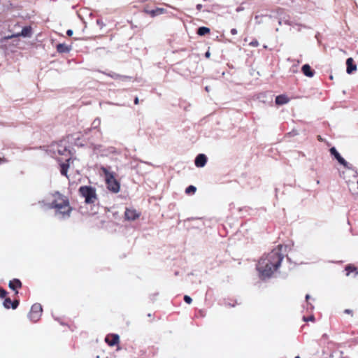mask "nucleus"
Listing matches in <instances>:
<instances>
[{"instance_id": "nucleus-1", "label": "nucleus", "mask_w": 358, "mask_h": 358, "mask_svg": "<svg viewBox=\"0 0 358 358\" xmlns=\"http://www.w3.org/2000/svg\"><path fill=\"white\" fill-rule=\"evenodd\" d=\"M283 259V255L279 249H273L264 255L257 264L259 273L265 277H270L278 269Z\"/></svg>"}, {"instance_id": "nucleus-2", "label": "nucleus", "mask_w": 358, "mask_h": 358, "mask_svg": "<svg viewBox=\"0 0 358 358\" xmlns=\"http://www.w3.org/2000/svg\"><path fill=\"white\" fill-rule=\"evenodd\" d=\"M51 196L50 208L55 210V215L63 219L69 217L73 209L69 197L59 192L52 193Z\"/></svg>"}, {"instance_id": "nucleus-3", "label": "nucleus", "mask_w": 358, "mask_h": 358, "mask_svg": "<svg viewBox=\"0 0 358 358\" xmlns=\"http://www.w3.org/2000/svg\"><path fill=\"white\" fill-rule=\"evenodd\" d=\"M78 194L85 198L86 204H94L99 200L95 189L91 186H81L78 189Z\"/></svg>"}, {"instance_id": "nucleus-4", "label": "nucleus", "mask_w": 358, "mask_h": 358, "mask_svg": "<svg viewBox=\"0 0 358 358\" xmlns=\"http://www.w3.org/2000/svg\"><path fill=\"white\" fill-rule=\"evenodd\" d=\"M101 170L106 176L108 189L113 193H118L120 190V184L115 178L114 175L110 173L106 168L102 167Z\"/></svg>"}, {"instance_id": "nucleus-5", "label": "nucleus", "mask_w": 358, "mask_h": 358, "mask_svg": "<svg viewBox=\"0 0 358 358\" xmlns=\"http://www.w3.org/2000/svg\"><path fill=\"white\" fill-rule=\"evenodd\" d=\"M43 307L39 303H35L31 307L29 317L33 322H38L42 316Z\"/></svg>"}, {"instance_id": "nucleus-6", "label": "nucleus", "mask_w": 358, "mask_h": 358, "mask_svg": "<svg viewBox=\"0 0 358 358\" xmlns=\"http://www.w3.org/2000/svg\"><path fill=\"white\" fill-rule=\"evenodd\" d=\"M105 342L110 346H114L120 343V336L118 334H109L106 336Z\"/></svg>"}, {"instance_id": "nucleus-7", "label": "nucleus", "mask_w": 358, "mask_h": 358, "mask_svg": "<svg viewBox=\"0 0 358 358\" xmlns=\"http://www.w3.org/2000/svg\"><path fill=\"white\" fill-rule=\"evenodd\" d=\"M141 215L140 213L136 212L132 208H127L124 212V218L127 220L133 221L138 219Z\"/></svg>"}, {"instance_id": "nucleus-8", "label": "nucleus", "mask_w": 358, "mask_h": 358, "mask_svg": "<svg viewBox=\"0 0 358 358\" xmlns=\"http://www.w3.org/2000/svg\"><path fill=\"white\" fill-rule=\"evenodd\" d=\"M31 27L30 26H26V27H23L22 31H20V33L7 36L6 38L10 39L14 37H20V36L29 37V36H31Z\"/></svg>"}, {"instance_id": "nucleus-9", "label": "nucleus", "mask_w": 358, "mask_h": 358, "mask_svg": "<svg viewBox=\"0 0 358 358\" xmlns=\"http://www.w3.org/2000/svg\"><path fill=\"white\" fill-rule=\"evenodd\" d=\"M357 70V65L354 64V59L352 57L348 58L346 60V72L348 74H352Z\"/></svg>"}, {"instance_id": "nucleus-10", "label": "nucleus", "mask_w": 358, "mask_h": 358, "mask_svg": "<svg viewBox=\"0 0 358 358\" xmlns=\"http://www.w3.org/2000/svg\"><path fill=\"white\" fill-rule=\"evenodd\" d=\"M18 305V300L11 301V299L9 297L6 296L5 300L3 301V306L6 308L8 309L10 308H12L13 309H15Z\"/></svg>"}, {"instance_id": "nucleus-11", "label": "nucleus", "mask_w": 358, "mask_h": 358, "mask_svg": "<svg viewBox=\"0 0 358 358\" xmlns=\"http://www.w3.org/2000/svg\"><path fill=\"white\" fill-rule=\"evenodd\" d=\"M329 152L331 155H332L333 156H334L335 158L337 159V160L341 164L343 165L344 166H346V161L341 157V155L338 152L335 148H330Z\"/></svg>"}, {"instance_id": "nucleus-12", "label": "nucleus", "mask_w": 358, "mask_h": 358, "mask_svg": "<svg viewBox=\"0 0 358 358\" xmlns=\"http://www.w3.org/2000/svg\"><path fill=\"white\" fill-rule=\"evenodd\" d=\"M207 162V157L203 155L200 154L196 157V159H194V164L197 167H203Z\"/></svg>"}, {"instance_id": "nucleus-13", "label": "nucleus", "mask_w": 358, "mask_h": 358, "mask_svg": "<svg viewBox=\"0 0 358 358\" xmlns=\"http://www.w3.org/2000/svg\"><path fill=\"white\" fill-rule=\"evenodd\" d=\"M165 9L164 8L157 7L155 9L150 10L148 8H145V12L150 14V16L154 17L159 15H161L165 12Z\"/></svg>"}, {"instance_id": "nucleus-14", "label": "nucleus", "mask_w": 358, "mask_h": 358, "mask_svg": "<svg viewBox=\"0 0 358 358\" xmlns=\"http://www.w3.org/2000/svg\"><path fill=\"white\" fill-rule=\"evenodd\" d=\"M301 71L308 78H312L315 75V71L311 69L310 65L308 64H305L302 66Z\"/></svg>"}, {"instance_id": "nucleus-15", "label": "nucleus", "mask_w": 358, "mask_h": 358, "mask_svg": "<svg viewBox=\"0 0 358 358\" xmlns=\"http://www.w3.org/2000/svg\"><path fill=\"white\" fill-rule=\"evenodd\" d=\"M56 50L59 53H67L70 52L71 48L66 43H59L56 45Z\"/></svg>"}, {"instance_id": "nucleus-16", "label": "nucleus", "mask_w": 358, "mask_h": 358, "mask_svg": "<svg viewBox=\"0 0 358 358\" xmlns=\"http://www.w3.org/2000/svg\"><path fill=\"white\" fill-rule=\"evenodd\" d=\"M8 286L11 289L16 290L22 287V283L18 279H13L9 282Z\"/></svg>"}, {"instance_id": "nucleus-17", "label": "nucleus", "mask_w": 358, "mask_h": 358, "mask_svg": "<svg viewBox=\"0 0 358 358\" xmlns=\"http://www.w3.org/2000/svg\"><path fill=\"white\" fill-rule=\"evenodd\" d=\"M345 271H346V275H350L352 273H354V275L356 276L358 275V269L357 268L352 265V264H348L345 266Z\"/></svg>"}, {"instance_id": "nucleus-18", "label": "nucleus", "mask_w": 358, "mask_h": 358, "mask_svg": "<svg viewBox=\"0 0 358 358\" xmlns=\"http://www.w3.org/2000/svg\"><path fill=\"white\" fill-rule=\"evenodd\" d=\"M71 158H68L66 161V163H62L61 164V169H60V171H61V173L62 176H64L65 177H68V170H69V161H70Z\"/></svg>"}, {"instance_id": "nucleus-19", "label": "nucleus", "mask_w": 358, "mask_h": 358, "mask_svg": "<svg viewBox=\"0 0 358 358\" xmlns=\"http://www.w3.org/2000/svg\"><path fill=\"white\" fill-rule=\"evenodd\" d=\"M289 99L287 96L282 94V95H279L276 97L275 103L278 105H283V104L287 103L289 101Z\"/></svg>"}, {"instance_id": "nucleus-20", "label": "nucleus", "mask_w": 358, "mask_h": 358, "mask_svg": "<svg viewBox=\"0 0 358 358\" xmlns=\"http://www.w3.org/2000/svg\"><path fill=\"white\" fill-rule=\"evenodd\" d=\"M210 33V29L207 27H200L197 30V34L199 36H205Z\"/></svg>"}, {"instance_id": "nucleus-21", "label": "nucleus", "mask_w": 358, "mask_h": 358, "mask_svg": "<svg viewBox=\"0 0 358 358\" xmlns=\"http://www.w3.org/2000/svg\"><path fill=\"white\" fill-rule=\"evenodd\" d=\"M196 192V187L193 185H189L185 189V194L190 195V194H194Z\"/></svg>"}, {"instance_id": "nucleus-22", "label": "nucleus", "mask_w": 358, "mask_h": 358, "mask_svg": "<svg viewBox=\"0 0 358 358\" xmlns=\"http://www.w3.org/2000/svg\"><path fill=\"white\" fill-rule=\"evenodd\" d=\"M7 294V291L5 289L0 287V298H6Z\"/></svg>"}, {"instance_id": "nucleus-23", "label": "nucleus", "mask_w": 358, "mask_h": 358, "mask_svg": "<svg viewBox=\"0 0 358 358\" xmlns=\"http://www.w3.org/2000/svg\"><path fill=\"white\" fill-rule=\"evenodd\" d=\"M249 45L253 46V47H257L259 45V43L257 40L255 39L249 43Z\"/></svg>"}, {"instance_id": "nucleus-24", "label": "nucleus", "mask_w": 358, "mask_h": 358, "mask_svg": "<svg viewBox=\"0 0 358 358\" xmlns=\"http://www.w3.org/2000/svg\"><path fill=\"white\" fill-rule=\"evenodd\" d=\"M184 301H185L186 303L187 304H190L192 303V299L190 296H187V295H185L184 296Z\"/></svg>"}, {"instance_id": "nucleus-25", "label": "nucleus", "mask_w": 358, "mask_h": 358, "mask_svg": "<svg viewBox=\"0 0 358 358\" xmlns=\"http://www.w3.org/2000/svg\"><path fill=\"white\" fill-rule=\"evenodd\" d=\"M343 312L345 314L350 315L352 317H353V315H354V312H353V310H352V309L347 308V309H345Z\"/></svg>"}, {"instance_id": "nucleus-26", "label": "nucleus", "mask_w": 358, "mask_h": 358, "mask_svg": "<svg viewBox=\"0 0 358 358\" xmlns=\"http://www.w3.org/2000/svg\"><path fill=\"white\" fill-rule=\"evenodd\" d=\"M7 162V159L4 157H0V165Z\"/></svg>"}, {"instance_id": "nucleus-27", "label": "nucleus", "mask_w": 358, "mask_h": 358, "mask_svg": "<svg viewBox=\"0 0 358 358\" xmlns=\"http://www.w3.org/2000/svg\"><path fill=\"white\" fill-rule=\"evenodd\" d=\"M230 32L232 35H236L237 34L238 31H237V29L236 28H232L231 30H230Z\"/></svg>"}, {"instance_id": "nucleus-28", "label": "nucleus", "mask_w": 358, "mask_h": 358, "mask_svg": "<svg viewBox=\"0 0 358 358\" xmlns=\"http://www.w3.org/2000/svg\"><path fill=\"white\" fill-rule=\"evenodd\" d=\"M66 34L69 36H71L72 34H73V31L71 29H68L67 31H66Z\"/></svg>"}, {"instance_id": "nucleus-29", "label": "nucleus", "mask_w": 358, "mask_h": 358, "mask_svg": "<svg viewBox=\"0 0 358 358\" xmlns=\"http://www.w3.org/2000/svg\"><path fill=\"white\" fill-rule=\"evenodd\" d=\"M134 104H138L139 103V99L138 97H136L134 99Z\"/></svg>"}, {"instance_id": "nucleus-30", "label": "nucleus", "mask_w": 358, "mask_h": 358, "mask_svg": "<svg viewBox=\"0 0 358 358\" xmlns=\"http://www.w3.org/2000/svg\"><path fill=\"white\" fill-rule=\"evenodd\" d=\"M96 24L103 26V24L101 20H96Z\"/></svg>"}, {"instance_id": "nucleus-31", "label": "nucleus", "mask_w": 358, "mask_h": 358, "mask_svg": "<svg viewBox=\"0 0 358 358\" xmlns=\"http://www.w3.org/2000/svg\"><path fill=\"white\" fill-rule=\"evenodd\" d=\"M307 320H310V321H314L315 320V318L313 316H310L308 317V319Z\"/></svg>"}, {"instance_id": "nucleus-32", "label": "nucleus", "mask_w": 358, "mask_h": 358, "mask_svg": "<svg viewBox=\"0 0 358 358\" xmlns=\"http://www.w3.org/2000/svg\"><path fill=\"white\" fill-rule=\"evenodd\" d=\"M210 54L209 52H206L205 54L206 57L208 58L210 57Z\"/></svg>"}, {"instance_id": "nucleus-33", "label": "nucleus", "mask_w": 358, "mask_h": 358, "mask_svg": "<svg viewBox=\"0 0 358 358\" xmlns=\"http://www.w3.org/2000/svg\"><path fill=\"white\" fill-rule=\"evenodd\" d=\"M317 139H318V141H323V138L321 137V136H317Z\"/></svg>"}, {"instance_id": "nucleus-34", "label": "nucleus", "mask_w": 358, "mask_h": 358, "mask_svg": "<svg viewBox=\"0 0 358 358\" xmlns=\"http://www.w3.org/2000/svg\"><path fill=\"white\" fill-rule=\"evenodd\" d=\"M310 298V296L308 294H306V301H308V300Z\"/></svg>"}, {"instance_id": "nucleus-35", "label": "nucleus", "mask_w": 358, "mask_h": 358, "mask_svg": "<svg viewBox=\"0 0 358 358\" xmlns=\"http://www.w3.org/2000/svg\"><path fill=\"white\" fill-rule=\"evenodd\" d=\"M201 8H202V6H201V5H200V4L197 5V8H198L199 10H200Z\"/></svg>"}, {"instance_id": "nucleus-36", "label": "nucleus", "mask_w": 358, "mask_h": 358, "mask_svg": "<svg viewBox=\"0 0 358 358\" xmlns=\"http://www.w3.org/2000/svg\"><path fill=\"white\" fill-rule=\"evenodd\" d=\"M295 358H301L299 356H296Z\"/></svg>"}, {"instance_id": "nucleus-37", "label": "nucleus", "mask_w": 358, "mask_h": 358, "mask_svg": "<svg viewBox=\"0 0 358 358\" xmlns=\"http://www.w3.org/2000/svg\"><path fill=\"white\" fill-rule=\"evenodd\" d=\"M141 1H145V0H141Z\"/></svg>"}, {"instance_id": "nucleus-38", "label": "nucleus", "mask_w": 358, "mask_h": 358, "mask_svg": "<svg viewBox=\"0 0 358 358\" xmlns=\"http://www.w3.org/2000/svg\"><path fill=\"white\" fill-rule=\"evenodd\" d=\"M357 185H358V181H357Z\"/></svg>"}]
</instances>
